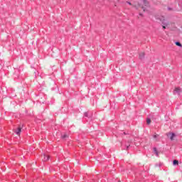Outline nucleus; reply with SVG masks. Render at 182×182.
I'll use <instances>...</instances> for the list:
<instances>
[{"mask_svg": "<svg viewBox=\"0 0 182 182\" xmlns=\"http://www.w3.org/2000/svg\"><path fill=\"white\" fill-rule=\"evenodd\" d=\"M168 137H170V139L171 141L174 140V137H176V134L174 133H171V132H169L168 134H167Z\"/></svg>", "mask_w": 182, "mask_h": 182, "instance_id": "nucleus-1", "label": "nucleus"}, {"mask_svg": "<svg viewBox=\"0 0 182 182\" xmlns=\"http://www.w3.org/2000/svg\"><path fill=\"white\" fill-rule=\"evenodd\" d=\"M127 4H129V5H131L132 6H133L134 8H136V9H139V8H140V4H132V3L127 1Z\"/></svg>", "mask_w": 182, "mask_h": 182, "instance_id": "nucleus-2", "label": "nucleus"}, {"mask_svg": "<svg viewBox=\"0 0 182 182\" xmlns=\"http://www.w3.org/2000/svg\"><path fill=\"white\" fill-rule=\"evenodd\" d=\"M42 160L43 161H48L49 160V155L43 154L42 156Z\"/></svg>", "mask_w": 182, "mask_h": 182, "instance_id": "nucleus-3", "label": "nucleus"}, {"mask_svg": "<svg viewBox=\"0 0 182 182\" xmlns=\"http://www.w3.org/2000/svg\"><path fill=\"white\" fill-rule=\"evenodd\" d=\"M14 132L18 136H20L21 132H22V128L19 127L18 128H17V130H15Z\"/></svg>", "mask_w": 182, "mask_h": 182, "instance_id": "nucleus-4", "label": "nucleus"}, {"mask_svg": "<svg viewBox=\"0 0 182 182\" xmlns=\"http://www.w3.org/2000/svg\"><path fill=\"white\" fill-rule=\"evenodd\" d=\"M174 93L176 95H180L181 93V89H180V87L175 88Z\"/></svg>", "mask_w": 182, "mask_h": 182, "instance_id": "nucleus-5", "label": "nucleus"}, {"mask_svg": "<svg viewBox=\"0 0 182 182\" xmlns=\"http://www.w3.org/2000/svg\"><path fill=\"white\" fill-rule=\"evenodd\" d=\"M163 25H164L165 26H168V25H170V21H167V20H164L162 22Z\"/></svg>", "mask_w": 182, "mask_h": 182, "instance_id": "nucleus-6", "label": "nucleus"}, {"mask_svg": "<svg viewBox=\"0 0 182 182\" xmlns=\"http://www.w3.org/2000/svg\"><path fill=\"white\" fill-rule=\"evenodd\" d=\"M144 56H145L144 53H141L139 54V58H141V59H144Z\"/></svg>", "mask_w": 182, "mask_h": 182, "instance_id": "nucleus-7", "label": "nucleus"}, {"mask_svg": "<svg viewBox=\"0 0 182 182\" xmlns=\"http://www.w3.org/2000/svg\"><path fill=\"white\" fill-rule=\"evenodd\" d=\"M69 136H68V134H65L64 135L62 136V139H63V140H65L66 139H68Z\"/></svg>", "mask_w": 182, "mask_h": 182, "instance_id": "nucleus-8", "label": "nucleus"}, {"mask_svg": "<svg viewBox=\"0 0 182 182\" xmlns=\"http://www.w3.org/2000/svg\"><path fill=\"white\" fill-rule=\"evenodd\" d=\"M154 151L156 156H159V151H157V149L156 148H154Z\"/></svg>", "mask_w": 182, "mask_h": 182, "instance_id": "nucleus-9", "label": "nucleus"}, {"mask_svg": "<svg viewBox=\"0 0 182 182\" xmlns=\"http://www.w3.org/2000/svg\"><path fill=\"white\" fill-rule=\"evenodd\" d=\"M157 137H159V134L154 135V140H155V141H157Z\"/></svg>", "mask_w": 182, "mask_h": 182, "instance_id": "nucleus-10", "label": "nucleus"}, {"mask_svg": "<svg viewBox=\"0 0 182 182\" xmlns=\"http://www.w3.org/2000/svg\"><path fill=\"white\" fill-rule=\"evenodd\" d=\"M175 44L176 45V46H179L180 48H181L182 46L180 42H176Z\"/></svg>", "mask_w": 182, "mask_h": 182, "instance_id": "nucleus-11", "label": "nucleus"}, {"mask_svg": "<svg viewBox=\"0 0 182 182\" xmlns=\"http://www.w3.org/2000/svg\"><path fill=\"white\" fill-rule=\"evenodd\" d=\"M177 165H178V161L174 160L173 161V166H177Z\"/></svg>", "mask_w": 182, "mask_h": 182, "instance_id": "nucleus-12", "label": "nucleus"}, {"mask_svg": "<svg viewBox=\"0 0 182 182\" xmlns=\"http://www.w3.org/2000/svg\"><path fill=\"white\" fill-rule=\"evenodd\" d=\"M146 123H147V124H150L151 123V119H146Z\"/></svg>", "mask_w": 182, "mask_h": 182, "instance_id": "nucleus-13", "label": "nucleus"}, {"mask_svg": "<svg viewBox=\"0 0 182 182\" xmlns=\"http://www.w3.org/2000/svg\"><path fill=\"white\" fill-rule=\"evenodd\" d=\"M141 8L143 9L144 12H146V9H144L143 6Z\"/></svg>", "mask_w": 182, "mask_h": 182, "instance_id": "nucleus-14", "label": "nucleus"}, {"mask_svg": "<svg viewBox=\"0 0 182 182\" xmlns=\"http://www.w3.org/2000/svg\"><path fill=\"white\" fill-rule=\"evenodd\" d=\"M166 26H164H164H162V28H163L164 29H166Z\"/></svg>", "mask_w": 182, "mask_h": 182, "instance_id": "nucleus-15", "label": "nucleus"}]
</instances>
